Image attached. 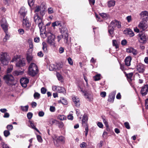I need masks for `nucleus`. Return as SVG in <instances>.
I'll return each instance as SVG.
<instances>
[{"instance_id": "f257e3e1", "label": "nucleus", "mask_w": 148, "mask_h": 148, "mask_svg": "<svg viewBox=\"0 0 148 148\" xmlns=\"http://www.w3.org/2000/svg\"><path fill=\"white\" fill-rule=\"evenodd\" d=\"M0 60L3 65H7L10 60L8 54L6 52H1L0 53Z\"/></svg>"}, {"instance_id": "f3484780", "label": "nucleus", "mask_w": 148, "mask_h": 148, "mask_svg": "<svg viewBox=\"0 0 148 148\" xmlns=\"http://www.w3.org/2000/svg\"><path fill=\"white\" fill-rule=\"evenodd\" d=\"M34 21L36 24H37L39 22H41L42 20V18L38 15V14L36 13L34 17Z\"/></svg>"}, {"instance_id": "052dcab7", "label": "nucleus", "mask_w": 148, "mask_h": 148, "mask_svg": "<svg viewBox=\"0 0 148 148\" xmlns=\"http://www.w3.org/2000/svg\"><path fill=\"white\" fill-rule=\"evenodd\" d=\"M7 128L8 130L10 131L13 128V126L11 125H9L7 126Z\"/></svg>"}, {"instance_id": "e2e57ef3", "label": "nucleus", "mask_w": 148, "mask_h": 148, "mask_svg": "<svg viewBox=\"0 0 148 148\" xmlns=\"http://www.w3.org/2000/svg\"><path fill=\"white\" fill-rule=\"evenodd\" d=\"M126 19L129 23L132 21V18L131 16H129L126 17Z\"/></svg>"}, {"instance_id": "f8f14e48", "label": "nucleus", "mask_w": 148, "mask_h": 148, "mask_svg": "<svg viewBox=\"0 0 148 148\" xmlns=\"http://www.w3.org/2000/svg\"><path fill=\"white\" fill-rule=\"evenodd\" d=\"M29 79L25 77L21 78L20 80V82L21 85L24 87L25 88L27 86V84L29 83Z\"/></svg>"}, {"instance_id": "6ab92c4d", "label": "nucleus", "mask_w": 148, "mask_h": 148, "mask_svg": "<svg viewBox=\"0 0 148 148\" xmlns=\"http://www.w3.org/2000/svg\"><path fill=\"white\" fill-rule=\"evenodd\" d=\"M88 118L87 115L85 114L83 115L82 120V124L83 126L85 127V125H88L87 121Z\"/></svg>"}, {"instance_id": "774afa93", "label": "nucleus", "mask_w": 148, "mask_h": 148, "mask_svg": "<svg viewBox=\"0 0 148 148\" xmlns=\"http://www.w3.org/2000/svg\"><path fill=\"white\" fill-rule=\"evenodd\" d=\"M2 145L3 148H10L7 145L5 144L4 143H2Z\"/></svg>"}, {"instance_id": "13d9d810", "label": "nucleus", "mask_w": 148, "mask_h": 148, "mask_svg": "<svg viewBox=\"0 0 148 148\" xmlns=\"http://www.w3.org/2000/svg\"><path fill=\"white\" fill-rule=\"evenodd\" d=\"M19 33L21 35L23 34L24 32V31L23 29H20L18 30Z\"/></svg>"}, {"instance_id": "5fc2aeb1", "label": "nucleus", "mask_w": 148, "mask_h": 148, "mask_svg": "<svg viewBox=\"0 0 148 148\" xmlns=\"http://www.w3.org/2000/svg\"><path fill=\"white\" fill-rule=\"evenodd\" d=\"M28 43L29 45V47L30 49H32L33 48V45L32 44V41L30 40H29Z\"/></svg>"}, {"instance_id": "ea45409f", "label": "nucleus", "mask_w": 148, "mask_h": 148, "mask_svg": "<svg viewBox=\"0 0 148 148\" xmlns=\"http://www.w3.org/2000/svg\"><path fill=\"white\" fill-rule=\"evenodd\" d=\"M93 79L95 81H98L100 79V75L97 74L93 77Z\"/></svg>"}, {"instance_id": "a19ab883", "label": "nucleus", "mask_w": 148, "mask_h": 148, "mask_svg": "<svg viewBox=\"0 0 148 148\" xmlns=\"http://www.w3.org/2000/svg\"><path fill=\"white\" fill-rule=\"evenodd\" d=\"M34 99H38L40 97V94L37 92H35L34 95Z\"/></svg>"}, {"instance_id": "4468645a", "label": "nucleus", "mask_w": 148, "mask_h": 148, "mask_svg": "<svg viewBox=\"0 0 148 148\" xmlns=\"http://www.w3.org/2000/svg\"><path fill=\"white\" fill-rule=\"evenodd\" d=\"M116 92V91L114 90L112 92L109 94V97L108 99V102L111 103L113 102Z\"/></svg>"}, {"instance_id": "7c9ffc66", "label": "nucleus", "mask_w": 148, "mask_h": 148, "mask_svg": "<svg viewBox=\"0 0 148 148\" xmlns=\"http://www.w3.org/2000/svg\"><path fill=\"white\" fill-rule=\"evenodd\" d=\"M29 122L30 124V127L36 130L39 134H41L39 130L34 125V123L31 121H29Z\"/></svg>"}, {"instance_id": "473e14b6", "label": "nucleus", "mask_w": 148, "mask_h": 148, "mask_svg": "<svg viewBox=\"0 0 148 148\" xmlns=\"http://www.w3.org/2000/svg\"><path fill=\"white\" fill-rule=\"evenodd\" d=\"M65 90L64 88L63 87H61L58 86L57 91L58 92L60 93L64 92Z\"/></svg>"}, {"instance_id": "20e7f679", "label": "nucleus", "mask_w": 148, "mask_h": 148, "mask_svg": "<svg viewBox=\"0 0 148 148\" xmlns=\"http://www.w3.org/2000/svg\"><path fill=\"white\" fill-rule=\"evenodd\" d=\"M22 25L26 30H29L31 27V23L29 21V18L26 16L23 18Z\"/></svg>"}, {"instance_id": "09e8293b", "label": "nucleus", "mask_w": 148, "mask_h": 148, "mask_svg": "<svg viewBox=\"0 0 148 148\" xmlns=\"http://www.w3.org/2000/svg\"><path fill=\"white\" fill-rule=\"evenodd\" d=\"M95 16L96 18V19L97 21L101 22L102 21V20L101 18L98 16V15L96 14L95 13Z\"/></svg>"}, {"instance_id": "2eb2a0df", "label": "nucleus", "mask_w": 148, "mask_h": 148, "mask_svg": "<svg viewBox=\"0 0 148 148\" xmlns=\"http://www.w3.org/2000/svg\"><path fill=\"white\" fill-rule=\"evenodd\" d=\"M21 17L23 18H25L26 15L27 13V11L24 7L21 8L19 12Z\"/></svg>"}, {"instance_id": "a18cd8bd", "label": "nucleus", "mask_w": 148, "mask_h": 148, "mask_svg": "<svg viewBox=\"0 0 148 148\" xmlns=\"http://www.w3.org/2000/svg\"><path fill=\"white\" fill-rule=\"evenodd\" d=\"M5 33V35L3 39V41L4 42H6L7 40L9 39L10 37V36L8 34V32Z\"/></svg>"}, {"instance_id": "4d7b16f0", "label": "nucleus", "mask_w": 148, "mask_h": 148, "mask_svg": "<svg viewBox=\"0 0 148 148\" xmlns=\"http://www.w3.org/2000/svg\"><path fill=\"white\" fill-rule=\"evenodd\" d=\"M64 51V48L62 47H60L58 51L61 54L63 53Z\"/></svg>"}, {"instance_id": "f03ea898", "label": "nucleus", "mask_w": 148, "mask_h": 148, "mask_svg": "<svg viewBox=\"0 0 148 148\" xmlns=\"http://www.w3.org/2000/svg\"><path fill=\"white\" fill-rule=\"evenodd\" d=\"M38 72V68L35 64L32 63L29 67L28 73L32 76H34Z\"/></svg>"}, {"instance_id": "a211bd4d", "label": "nucleus", "mask_w": 148, "mask_h": 148, "mask_svg": "<svg viewBox=\"0 0 148 148\" xmlns=\"http://www.w3.org/2000/svg\"><path fill=\"white\" fill-rule=\"evenodd\" d=\"M84 95L85 98L89 101H91L92 99V96L91 92H84Z\"/></svg>"}, {"instance_id": "2f4dec72", "label": "nucleus", "mask_w": 148, "mask_h": 148, "mask_svg": "<svg viewBox=\"0 0 148 148\" xmlns=\"http://www.w3.org/2000/svg\"><path fill=\"white\" fill-rule=\"evenodd\" d=\"M115 2L114 0L110 1L108 2V6L109 7L113 6L115 4Z\"/></svg>"}, {"instance_id": "4be33fe9", "label": "nucleus", "mask_w": 148, "mask_h": 148, "mask_svg": "<svg viewBox=\"0 0 148 148\" xmlns=\"http://www.w3.org/2000/svg\"><path fill=\"white\" fill-rule=\"evenodd\" d=\"M113 25L114 27L116 26L118 28H120L121 27V23L116 20H114L111 22V25Z\"/></svg>"}, {"instance_id": "0e129e2a", "label": "nucleus", "mask_w": 148, "mask_h": 148, "mask_svg": "<svg viewBox=\"0 0 148 148\" xmlns=\"http://www.w3.org/2000/svg\"><path fill=\"white\" fill-rule=\"evenodd\" d=\"M127 43V42L126 40H123L121 41V44L122 45H126Z\"/></svg>"}, {"instance_id": "f704fd0d", "label": "nucleus", "mask_w": 148, "mask_h": 148, "mask_svg": "<svg viewBox=\"0 0 148 148\" xmlns=\"http://www.w3.org/2000/svg\"><path fill=\"white\" fill-rule=\"evenodd\" d=\"M23 73V71H16L13 72V74L14 75L17 76L19 75H21Z\"/></svg>"}, {"instance_id": "4c0bfd02", "label": "nucleus", "mask_w": 148, "mask_h": 148, "mask_svg": "<svg viewBox=\"0 0 148 148\" xmlns=\"http://www.w3.org/2000/svg\"><path fill=\"white\" fill-rule=\"evenodd\" d=\"M36 138L38 141L40 143H42L43 140L41 136L39 135H38L36 134Z\"/></svg>"}, {"instance_id": "de8ad7c7", "label": "nucleus", "mask_w": 148, "mask_h": 148, "mask_svg": "<svg viewBox=\"0 0 148 148\" xmlns=\"http://www.w3.org/2000/svg\"><path fill=\"white\" fill-rule=\"evenodd\" d=\"M28 2L30 6L33 5L34 3V0H28Z\"/></svg>"}, {"instance_id": "e433bc0d", "label": "nucleus", "mask_w": 148, "mask_h": 148, "mask_svg": "<svg viewBox=\"0 0 148 148\" xmlns=\"http://www.w3.org/2000/svg\"><path fill=\"white\" fill-rule=\"evenodd\" d=\"M112 45L113 46L115 47L116 49H117L119 47L117 41L116 40H112Z\"/></svg>"}, {"instance_id": "1a4fd4ad", "label": "nucleus", "mask_w": 148, "mask_h": 148, "mask_svg": "<svg viewBox=\"0 0 148 148\" xmlns=\"http://www.w3.org/2000/svg\"><path fill=\"white\" fill-rule=\"evenodd\" d=\"M147 21H140L138 25V28L143 31L145 30L148 27V25L146 23Z\"/></svg>"}, {"instance_id": "7ed1b4c3", "label": "nucleus", "mask_w": 148, "mask_h": 148, "mask_svg": "<svg viewBox=\"0 0 148 148\" xmlns=\"http://www.w3.org/2000/svg\"><path fill=\"white\" fill-rule=\"evenodd\" d=\"M53 140L55 145L56 146H58L60 142L64 143L65 138L64 137L62 136H58L56 135H54L52 136Z\"/></svg>"}, {"instance_id": "c85d7f7f", "label": "nucleus", "mask_w": 148, "mask_h": 148, "mask_svg": "<svg viewBox=\"0 0 148 148\" xmlns=\"http://www.w3.org/2000/svg\"><path fill=\"white\" fill-rule=\"evenodd\" d=\"M52 26L53 27H55V26L61 27V22L60 21H58L54 22L52 23Z\"/></svg>"}, {"instance_id": "72a5a7b5", "label": "nucleus", "mask_w": 148, "mask_h": 148, "mask_svg": "<svg viewBox=\"0 0 148 148\" xmlns=\"http://www.w3.org/2000/svg\"><path fill=\"white\" fill-rule=\"evenodd\" d=\"M43 47L42 49L44 51V52L46 53L47 52V45L46 43L45 42H43L42 43Z\"/></svg>"}, {"instance_id": "39448f33", "label": "nucleus", "mask_w": 148, "mask_h": 148, "mask_svg": "<svg viewBox=\"0 0 148 148\" xmlns=\"http://www.w3.org/2000/svg\"><path fill=\"white\" fill-rule=\"evenodd\" d=\"M61 33L64 36V42L67 43L68 41V30L65 27L59 28Z\"/></svg>"}, {"instance_id": "423d86ee", "label": "nucleus", "mask_w": 148, "mask_h": 148, "mask_svg": "<svg viewBox=\"0 0 148 148\" xmlns=\"http://www.w3.org/2000/svg\"><path fill=\"white\" fill-rule=\"evenodd\" d=\"M47 42L51 45L54 46L55 45V36L53 34L51 33H47Z\"/></svg>"}, {"instance_id": "c756f323", "label": "nucleus", "mask_w": 148, "mask_h": 148, "mask_svg": "<svg viewBox=\"0 0 148 148\" xmlns=\"http://www.w3.org/2000/svg\"><path fill=\"white\" fill-rule=\"evenodd\" d=\"M133 75V73H131L126 75L127 79L129 82L132 81V77Z\"/></svg>"}, {"instance_id": "412c9836", "label": "nucleus", "mask_w": 148, "mask_h": 148, "mask_svg": "<svg viewBox=\"0 0 148 148\" xmlns=\"http://www.w3.org/2000/svg\"><path fill=\"white\" fill-rule=\"evenodd\" d=\"M132 60V58L130 56L127 57L125 58L124 61L125 64L127 66H130V62Z\"/></svg>"}, {"instance_id": "c9c22d12", "label": "nucleus", "mask_w": 148, "mask_h": 148, "mask_svg": "<svg viewBox=\"0 0 148 148\" xmlns=\"http://www.w3.org/2000/svg\"><path fill=\"white\" fill-rule=\"evenodd\" d=\"M29 106L28 105L25 106H21V109L23 111L27 112L28 110Z\"/></svg>"}, {"instance_id": "680f3d73", "label": "nucleus", "mask_w": 148, "mask_h": 148, "mask_svg": "<svg viewBox=\"0 0 148 148\" xmlns=\"http://www.w3.org/2000/svg\"><path fill=\"white\" fill-rule=\"evenodd\" d=\"M40 7L39 6H37L36 8V9L35 10L34 12H39L40 10Z\"/></svg>"}, {"instance_id": "603ef678", "label": "nucleus", "mask_w": 148, "mask_h": 148, "mask_svg": "<svg viewBox=\"0 0 148 148\" xmlns=\"http://www.w3.org/2000/svg\"><path fill=\"white\" fill-rule=\"evenodd\" d=\"M67 61H68V63L70 65H72L73 64V62L71 58L70 57L68 58L67 59Z\"/></svg>"}, {"instance_id": "cd10ccee", "label": "nucleus", "mask_w": 148, "mask_h": 148, "mask_svg": "<svg viewBox=\"0 0 148 148\" xmlns=\"http://www.w3.org/2000/svg\"><path fill=\"white\" fill-rule=\"evenodd\" d=\"M33 57L31 54H28L27 53V56L26 57L27 62L28 63H30L33 60Z\"/></svg>"}, {"instance_id": "6e6d98bb", "label": "nucleus", "mask_w": 148, "mask_h": 148, "mask_svg": "<svg viewBox=\"0 0 148 148\" xmlns=\"http://www.w3.org/2000/svg\"><path fill=\"white\" fill-rule=\"evenodd\" d=\"M41 91L42 93L45 94L46 93L47 89L44 87H42L41 88Z\"/></svg>"}, {"instance_id": "9d476101", "label": "nucleus", "mask_w": 148, "mask_h": 148, "mask_svg": "<svg viewBox=\"0 0 148 148\" xmlns=\"http://www.w3.org/2000/svg\"><path fill=\"white\" fill-rule=\"evenodd\" d=\"M142 21H148V12L146 11H142L139 14Z\"/></svg>"}, {"instance_id": "37998d69", "label": "nucleus", "mask_w": 148, "mask_h": 148, "mask_svg": "<svg viewBox=\"0 0 148 148\" xmlns=\"http://www.w3.org/2000/svg\"><path fill=\"white\" fill-rule=\"evenodd\" d=\"M61 102L62 104L64 105H66L67 104V101L66 100L63 98L61 100L59 101V102Z\"/></svg>"}, {"instance_id": "8fccbe9b", "label": "nucleus", "mask_w": 148, "mask_h": 148, "mask_svg": "<svg viewBox=\"0 0 148 148\" xmlns=\"http://www.w3.org/2000/svg\"><path fill=\"white\" fill-rule=\"evenodd\" d=\"M33 114L32 113L29 112H28L27 114V116L28 119H31L32 117Z\"/></svg>"}, {"instance_id": "a878e982", "label": "nucleus", "mask_w": 148, "mask_h": 148, "mask_svg": "<svg viewBox=\"0 0 148 148\" xmlns=\"http://www.w3.org/2000/svg\"><path fill=\"white\" fill-rule=\"evenodd\" d=\"M125 31L126 32L127 34L130 37H132L134 35L133 31L130 29H127Z\"/></svg>"}, {"instance_id": "9b49d317", "label": "nucleus", "mask_w": 148, "mask_h": 148, "mask_svg": "<svg viewBox=\"0 0 148 148\" xmlns=\"http://www.w3.org/2000/svg\"><path fill=\"white\" fill-rule=\"evenodd\" d=\"M139 36L140 38L139 39V42L141 43H145L147 40V38L144 34H139Z\"/></svg>"}, {"instance_id": "864d4df0", "label": "nucleus", "mask_w": 148, "mask_h": 148, "mask_svg": "<svg viewBox=\"0 0 148 148\" xmlns=\"http://www.w3.org/2000/svg\"><path fill=\"white\" fill-rule=\"evenodd\" d=\"M124 125L125 127L127 129H130V126L129 123L128 122H125L124 123Z\"/></svg>"}, {"instance_id": "49530a36", "label": "nucleus", "mask_w": 148, "mask_h": 148, "mask_svg": "<svg viewBox=\"0 0 148 148\" xmlns=\"http://www.w3.org/2000/svg\"><path fill=\"white\" fill-rule=\"evenodd\" d=\"M58 119L62 121L65 120L66 119V117L64 115H59L58 116Z\"/></svg>"}, {"instance_id": "0eeeda50", "label": "nucleus", "mask_w": 148, "mask_h": 148, "mask_svg": "<svg viewBox=\"0 0 148 148\" xmlns=\"http://www.w3.org/2000/svg\"><path fill=\"white\" fill-rule=\"evenodd\" d=\"M4 79L6 83L8 85L11 84V82L14 80V79L13 76L11 75L7 74L5 75Z\"/></svg>"}, {"instance_id": "338daca9", "label": "nucleus", "mask_w": 148, "mask_h": 148, "mask_svg": "<svg viewBox=\"0 0 148 148\" xmlns=\"http://www.w3.org/2000/svg\"><path fill=\"white\" fill-rule=\"evenodd\" d=\"M145 108L147 109H148V98L146 99L145 101Z\"/></svg>"}, {"instance_id": "79ce46f5", "label": "nucleus", "mask_w": 148, "mask_h": 148, "mask_svg": "<svg viewBox=\"0 0 148 148\" xmlns=\"http://www.w3.org/2000/svg\"><path fill=\"white\" fill-rule=\"evenodd\" d=\"M13 69V66L12 65L8 66L7 71V73H9L11 72L12 70Z\"/></svg>"}, {"instance_id": "6e6552de", "label": "nucleus", "mask_w": 148, "mask_h": 148, "mask_svg": "<svg viewBox=\"0 0 148 148\" xmlns=\"http://www.w3.org/2000/svg\"><path fill=\"white\" fill-rule=\"evenodd\" d=\"M1 25L4 32H8V25L5 18H3L2 19L1 21Z\"/></svg>"}, {"instance_id": "c03bdc74", "label": "nucleus", "mask_w": 148, "mask_h": 148, "mask_svg": "<svg viewBox=\"0 0 148 148\" xmlns=\"http://www.w3.org/2000/svg\"><path fill=\"white\" fill-rule=\"evenodd\" d=\"M4 135L5 137H7L10 134L9 131L8 130H5L3 132Z\"/></svg>"}, {"instance_id": "3c124183", "label": "nucleus", "mask_w": 148, "mask_h": 148, "mask_svg": "<svg viewBox=\"0 0 148 148\" xmlns=\"http://www.w3.org/2000/svg\"><path fill=\"white\" fill-rule=\"evenodd\" d=\"M87 146V144L85 142H82L80 145V147L82 148H84Z\"/></svg>"}, {"instance_id": "dca6fc26", "label": "nucleus", "mask_w": 148, "mask_h": 148, "mask_svg": "<svg viewBox=\"0 0 148 148\" xmlns=\"http://www.w3.org/2000/svg\"><path fill=\"white\" fill-rule=\"evenodd\" d=\"M72 100L74 105L77 107H79L80 105V102L79 99L77 97H73Z\"/></svg>"}, {"instance_id": "5701e85b", "label": "nucleus", "mask_w": 148, "mask_h": 148, "mask_svg": "<svg viewBox=\"0 0 148 148\" xmlns=\"http://www.w3.org/2000/svg\"><path fill=\"white\" fill-rule=\"evenodd\" d=\"M25 63L24 60H20L19 61L16 63V66L17 67H21L24 66Z\"/></svg>"}, {"instance_id": "393cba45", "label": "nucleus", "mask_w": 148, "mask_h": 148, "mask_svg": "<svg viewBox=\"0 0 148 148\" xmlns=\"http://www.w3.org/2000/svg\"><path fill=\"white\" fill-rule=\"evenodd\" d=\"M102 120H103V123L106 127L107 130V131H110V128L109 127L108 124V122L107 121V120L105 119V118H103V117Z\"/></svg>"}, {"instance_id": "bf43d9fd", "label": "nucleus", "mask_w": 148, "mask_h": 148, "mask_svg": "<svg viewBox=\"0 0 148 148\" xmlns=\"http://www.w3.org/2000/svg\"><path fill=\"white\" fill-rule=\"evenodd\" d=\"M63 37L64 38V36L63 34L58 36L57 38L58 42H59L61 39Z\"/></svg>"}, {"instance_id": "bb28decb", "label": "nucleus", "mask_w": 148, "mask_h": 148, "mask_svg": "<svg viewBox=\"0 0 148 148\" xmlns=\"http://www.w3.org/2000/svg\"><path fill=\"white\" fill-rule=\"evenodd\" d=\"M38 24V26L40 29V32H43V30L45 29V25L42 22V20L41 21V22H39L37 23Z\"/></svg>"}, {"instance_id": "aec40b11", "label": "nucleus", "mask_w": 148, "mask_h": 148, "mask_svg": "<svg viewBox=\"0 0 148 148\" xmlns=\"http://www.w3.org/2000/svg\"><path fill=\"white\" fill-rule=\"evenodd\" d=\"M137 70L140 73H143L145 70V68L144 65L142 64H139L137 67Z\"/></svg>"}, {"instance_id": "58836bf2", "label": "nucleus", "mask_w": 148, "mask_h": 148, "mask_svg": "<svg viewBox=\"0 0 148 148\" xmlns=\"http://www.w3.org/2000/svg\"><path fill=\"white\" fill-rule=\"evenodd\" d=\"M109 18V16L108 14L106 13H102V18L104 20H106Z\"/></svg>"}, {"instance_id": "ddd939ff", "label": "nucleus", "mask_w": 148, "mask_h": 148, "mask_svg": "<svg viewBox=\"0 0 148 148\" xmlns=\"http://www.w3.org/2000/svg\"><path fill=\"white\" fill-rule=\"evenodd\" d=\"M148 92V85H146L142 87L140 93L143 96H145L146 95Z\"/></svg>"}, {"instance_id": "69168bd1", "label": "nucleus", "mask_w": 148, "mask_h": 148, "mask_svg": "<svg viewBox=\"0 0 148 148\" xmlns=\"http://www.w3.org/2000/svg\"><path fill=\"white\" fill-rule=\"evenodd\" d=\"M90 5L92 6L95 3V0H89Z\"/></svg>"}, {"instance_id": "b1692460", "label": "nucleus", "mask_w": 148, "mask_h": 148, "mask_svg": "<svg viewBox=\"0 0 148 148\" xmlns=\"http://www.w3.org/2000/svg\"><path fill=\"white\" fill-rule=\"evenodd\" d=\"M114 26L113 25H111V23L109 26L108 32L110 35L112 34L114 32Z\"/></svg>"}]
</instances>
